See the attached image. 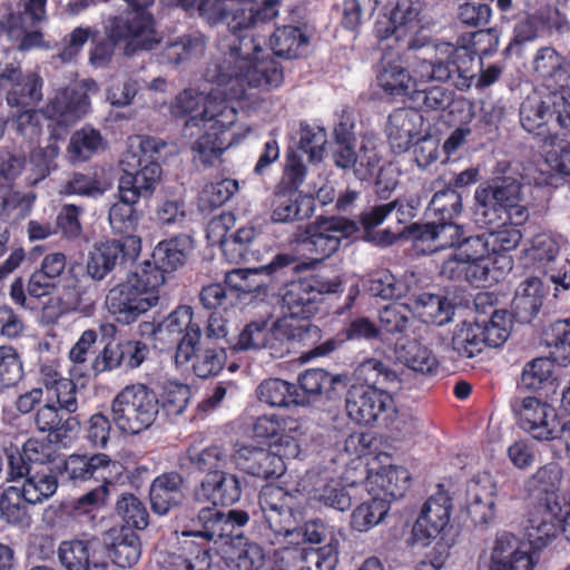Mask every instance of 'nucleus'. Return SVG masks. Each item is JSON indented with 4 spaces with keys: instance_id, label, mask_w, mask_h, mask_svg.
<instances>
[{
    "instance_id": "nucleus-29",
    "label": "nucleus",
    "mask_w": 570,
    "mask_h": 570,
    "mask_svg": "<svg viewBox=\"0 0 570 570\" xmlns=\"http://www.w3.org/2000/svg\"><path fill=\"white\" fill-rule=\"evenodd\" d=\"M423 128V116L411 108H399L389 116L386 135L392 150L396 154L406 151Z\"/></svg>"
},
{
    "instance_id": "nucleus-5",
    "label": "nucleus",
    "mask_w": 570,
    "mask_h": 570,
    "mask_svg": "<svg viewBox=\"0 0 570 570\" xmlns=\"http://www.w3.org/2000/svg\"><path fill=\"white\" fill-rule=\"evenodd\" d=\"M478 222L491 225L507 218L520 225L528 219L522 185L514 178L504 177L478 186L474 193Z\"/></svg>"
},
{
    "instance_id": "nucleus-39",
    "label": "nucleus",
    "mask_w": 570,
    "mask_h": 570,
    "mask_svg": "<svg viewBox=\"0 0 570 570\" xmlns=\"http://www.w3.org/2000/svg\"><path fill=\"white\" fill-rule=\"evenodd\" d=\"M292 263L287 255H277L275 259L266 266L259 268L233 269L225 275V284L237 292L253 293L265 286L262 279V273H271L275 267H284Z\"/></svg>"
},
{
    "instance_id": "nucleus-19",
    "label": "nucleus",
    "mask_w": 570,
    "mask_h": 570,
    "mask_svg": "<svg viewBox=\"0 0 570 570\" xmlns=\"http://www.w3.org/2000/svg\"><path fill=\"white\" fill-rule=\"evenodd\" d=\"M561 248L559 238L548 234H538L531 240V246L525 249V255L533 261L535 267L549 276L554 284L556 296L561 291L570 289V262L561 265L558 257Z\"/></svg>"
},
{
    "instance_id": "nucleus-14",
    "label": "nucleus",
    "mask_w": 570,
    "mask_h": 570,
    "mask_svg": "<svg viewBox=\"0 0 570 570\" xmlns=\"http://www.w3.org/2000/svg\"><path fill=\"white\" fill-rule=\"evenodd\" d=\"M346 412L358 424L389 426L397 416L393 397L383 389L350 387Z\"/></svg>"
},
{
    "instance_id": "nucleus-41",
    "label": "nucleus",
    "mask_w": 570,
    "mask_h": 570,
    "mask_svg": "<svg viewBox=\"0 0 570 570\" xmlns=\"http://www.w3.org/2000/svg\"><path fill=\"white\" fill-rule=\"evenodd\" d=\"M543 299L542 282L530 277L521 282L512 301L515 317L523 323L530 322L540 311Z\"/></svg>"
},
{
    "instance_id": "nucleus-18",
    "label": "nucleus",
    "mask_w": 570,
    "mask_h": 570,
    "mask_svg": "<svg viewBox=\"0 0 570 570\" xmlns=\"http://www.w3.org/2000/svg\"><path fill=\"white\" fill-rule=\"evenodd\" d=\"M96 87L95 81H86L57 90L45 107L46 117L61 126L75 125L89 114V92Z\"/></svg>"
},
{
    "instance_id": "nucleus-17",
    "label": "nucleus",
    "mask_w": 570,
    "mask_h": 570,
    "mask_svg": "<svg viewBox=\"0 0 570 570\" xmlns=\"http://www.w3.org/2000/svg\"><path fill=\"white\" fill-rule=\"evenodd\" d=\"M43 80L35 71L22 72L16 61L0 62V94L10 107L29 108L43 98Z\"/></svg>"
},
{
    "instance_id": "nucleus-25",
    "label": "nucleus",
    "mask_w": 570,
    "mask_h": 570,
    "mask_svg": "<svg viewBox=\"0 0 570 570\" xmlns=\"http://www.w3.org/2000/svg\"><path fill=\"white\" fill-rule=\"evenodd\" d=\"M419 13L417 0H399L391 13L390 26L383 38H394L396 42L407 49L422 47L424 43L419 38L422 31Z\"/></svg>"
},
{
    "instance_id": "nucleus-58",
    "label": "nucleus",
    "mask_w": 570,
    "mask_h": 570,
    "mask_svg": "<svg viewBox=\"0 0 570 570\" xmlns=\"http://www.w3.org/2000/svg\"><path fill=\"white\" fill-rule=\"evenodd\" d=\"M109 556L114 563L122 569L134 567L140 559V540L134 532H126L111 544Z\"/></svg>"
},
{
    "instance_id": "nucleus-2",
    "label": "nucleus",
    "mask_w": 570,
    "mask_h": 570,
    "mask_svg": "<svg viewBox=\"0 0 570 570\" xmlns=\"http://www.w3.org/2000/svg\"><path fill=\"white\" fill-rule=\"evenodd\" d=\"M213 87L207 94L195 88L179 91L170 101L168 110L171 117L185 120V131L198 128L203 131L194 142L195 159L206 166L218 161L230 145L225 132L237 120L235 106L219 81H212Z\"/></svg>"
},
{
    "instance_id": "nucleus-32",
    "label": "nucleus",
    "mask_w": 570,
    "mask_h": 570,
    "mask_svg": "<svg viewBox=\"0 0 570 570\" xmlns=\"http://www.w3.org/2000/svg\"><path fill=\"white\" fill-rule=\"evenodd\" d=\"M379 86L391 96H410L417 87L416 78L403 66L399 56L384 55L376 75Z\"/></svg>"
},
{
    "instance_id": "nucleus-24",
    "label": "nucleus",
    "mask_w": 570,
    "mask_h": 570,
    "mask_svg": "<svg viewBox=\"0 0 570 570\" xmlns=\"http://www.w3.org/2000/svg\"><path fill=\"white\" fill-rule=\"evenodd\" d=\"M539 554L511 532H499L491 550V567L507 570H534Z\"/></svg>"
},
{
    "instance_id": "nucleus-47",
    "label": "nucleus",
    "mask_w": 570,
    "mask_h": 570,
    "mask_svg": "<svg viewBox=\"0 0 570 570\" xmlns=\"http://www.w3.org/2000/svg\"><path fill=\"white\" fill-rule=\"evenodd\" d=\"M412 308L422 322L439 326L446 324L453 315V306L448 298L430 293L417 295Z\"/></svg>"
},
{
    "instance_id": "nucleus-27",
    "label": "nucleus",
    "mask_w": 570,
    "mask_h": 570,
    "mask_svg": "<svg viewBox=\"0 0 570 570\" xmlns=\"http://www.w3.org/2000/svg\"><path fill=\"white\" fill-rule=\"evenodd\" d=\"M240 495L242 484L238 476L224 471L207 473L194 490L196 502L209 503L213 508L218 504H233L240 499Z\"/></svg>"
},
{
    "instance_id": "nucleus-20",
    "label": "nucleus",
    "mask_w": 570,
    "mask_h": 570,
    "mask_svg": "<svg viewBox=\"0 0 570 570\" xmlns=\"http://www.w3.org/2000/svg\"><path fill=\"white\" fill-rule=\"evenodd\" d=\"M258 503L266 523L274 533L283 535L294 533L296 518L293 494L282 487L269 484L261 490Z\"/></svg>"
},
{
    "instance_id": "nucleus-61",
    "label": "nucleus",
    "mask_w": 570,
    "mask_h": 570,
    "mask_svg": "<svg viewBox=\"0 0 570 570\" xmlns=\"http://www.w3.org/2000/svg\"><path fill=\"white\" fill-rule=\"evenodd\" d=\"M554 364L548 357L528 362L521 373L520 384L528 390H541L552 382Z\"/></svg>"
},
{
    "instance_id": "nucleus-54",
    "label": "nucleus",
    "mask_w": 570,
    "mask_h": 570,
    "mask_svg": "<svg viewBox=\"0 0 570 570\" xmlns=\"http://www.w3.org/2000/svg\"><path fill=\"white\" fill-rule=\"evenodd\" d=\"M546 164L551 170L570 176V142L560 138L557 134L543 136L540 140Z\"/></svg>"
},
{
    "instance_id": "nucleus-50",
    "label": "nucleus",
    "mask_w": 570,
    "mask_h": 570,
    "mask_svg": "<svg viewBox=\"0 0 570 570\" xmlns=\"http://www.w3.org/2000/svg\"><path fill=\"white\" fill-rule=\"evenodd\" d=\"M228 460V453L218 445H212L203 450L190 445L180 458V465L209 473L220 471L227 465Z\"/></svg>"
},
{
    "instance_id": "nucleus-30",
    "label": "nucleus",
    "mask_w": 570,
    "mask_h": 570,
    "mask_svg": "<svg viewBox=\"0 0 570 570\" xmlns=\"http://www.w3.org/2000/svg\"><path fill=\"white\" fill-rule=\"evenodd\" d=\"M393 353L396 362L413 372L423 375H433L438 372L436 355L429 345L416 337H400L395 342Z\"/></svg>"
},
{
    "instance_id": "nucleus-35",
    "label": "nucleus",
    "mask_w": 570,
    "mask_h": 570,
    "mask_svg": "<svg viewBox=\"0 0 570 570\" xmlns=\"http://www.w3.org/2000/svg\"><path fill=\"white\" fill-rule=\"evenodd\" d=\"M463 229L452 220L430 223L416 227L415 238L426 245V250L433 253L444 248L458 247L463 238Z\"/></svg>"
},
{
    "instance_id": "nucleus-3",
    "label": "nucleus",
    "mask_w": 570,
    "mask_h": 570,
    "mask_svg": "<svg viewBox=\"0 0 570 570\" xmlns=\"http://www.w3.org/2000/svg\"><path fill=\"white\" fill-rule=\"evenodd\" d=\"M165 275L151 258L137 263L125 282L109 289L106 296L108 311L120 323H134L158 304Z\"/></svg>"
},
{
    "instance_id": "nucleus-28",
    "label": "nucleus",
    "mask_w": 570,
    "mask_h": 570,
    "mask_svg": "<svg viewBox=\"0 0 570 570\" xmlns=\"http://www.w3.org/2000/svg\"><path fill=\"white\" fill-rule=\"evenodd\" d=\"M315 209L314 198L296 188L277 190L271 203V220L277 224L309 218Z\"/></svg>"
},
{
    "instance_id": "nucleus-7",
    "label": "nucleus",
    "mask_w": 570,
    "mask_h": 570,
    "mask_svg": "<svg viewBox=\"0 0 570 570\" xmlns=\"http://www.w3.org/2000/svg\"><path fill=\"white\" fill-rule=\"evenodd\" d=\"M158 144L154 138H130L128 149L121 159L122 175L119 178L118 190L134 193L140 198L145 193L156 188L161 168L156 161Z\"/></svg>"
},
{
    "instance_id": "nucleus-52",
    "label": "nucleus",
    "mask_w": 570,
    "mask_h": 570,
    "mask_svg": "<svg viewBox=\"0 0 570 570\" xmlns=\"http://www.w3.org/2000/svg\"><path fill=\"white\" fill-rule=\"evenodd\" d=\"M390 504L386 499L372 498L357 505L351 514V527L358 532H366L380 524L386 517Z\"/></svg>"
},
{
    "instance_id": "nucleus-11",
    "label": "nucleus",
    "mask_w": 570,
    "mask_h": 570,
    "mask_svg": "<svg viewBox=\"0 0 570 570\" xmlns=\"http://www.w3.org/2000/svg\"><path fill=\"white\" fill-rule=\"evenodd\" d=\"M132 10L124 16L108 20V37L117 41H126V51L150 50L158 42L153 17L145 11L154 0H126Z\"/></svg>"
},
{
    "instance_id": "nucleus-57",
    "label": "nucleus",
    "mask_w": 570,
    "mask_h": 570,
    "mask_svg": "<svg viewBox=\"0 0 570 570\" xmlns=\"http://www.w3.org/2000/svg\"><path fill=\"white\" fill-rule=\"evenodd\" d=\"M357 383L351 387H365L383 389L385 390L389 382H394L396 375L394 372L387 370L384 364L375 358H368L361 363L356 368Z\"/></svg>"
},
{
    "instance_id": "nucleus-1",
    "label": "nucleus",
    "mask_w": 570,
    "mask_h": 570,
    "mask_svg": "<svg viewBox=\"0 0 570 570\" xmlns=\"http://www.w3.org/2000/svg\"><path fill=\"white\" fill-rule=\"evenodd\" d=\"M219 57L210 62L205 77L226 87L230 101L239 108H250L261 101L259 94L283 82L277 61L264 55L261 41L249 30L228 33L217 42Z\"/></svg>"
},
{
    "instance_id": "nucleus-42",
    "label": "nucleus",
    "mask_w": 570,
    "mask_h": 570,
    "mask_svg": "<svg viewBox=\"0 0 570 570\" xmlns=\"http://www.w3.org/2000/svg\"><path fill=\"white\" fill-rule=\"evenodd\" d=\"M342 340L328 338L322 344H315V347L308 352V357H320L332 353L343 341H371L380 336V328L366 317L352 320L341 332Z\"/></svg>"
},
{
    "instance_id": "nucleus-10",
    "label": "nucleus",
    "mask_w": 570,
    "mask_h": 570,
    "mask_svg": "<svg viewBox=\"0 0 570 570\" xmlns=\"http://www.w3.org/2000/svg\"><path fill=\"white\" fill-rule=\"evenodd\" d=\"M343 282L340 276L314 275L284 285L279 291L283 309L287 318H308L318 308L322 295L342 292Z\"/></svg>"
},
{
    "instance_id": "nucleus-12",
    "label": "nucleus",
    "mask_w": 570,
    "mask_h": 570,
    "mask_svg": "<svg viewBox=\"0 0 570 570\" xmlns=\"http://www.w3.org/2000/svg\"><path fill=\"white\" fill-rule=\"evenodd\" d=\"M356 230V224L344 218H318L296 233L295 243L301 252L320 263L332 256L340 248L342 239Z\"/></svg>"
},
{
    "instance_id": "nucleus-62",
    "label": "nucleus",
    "mask_w": 570,
    "mask_h": 570,
    "mask_svg": "<svg viewBox=\"0 0 570 570\" xmlns=\"http://www.w3.org/2000/svg\"><path fill=\"white\" fill-rule=\"evenodd\" d=\"M461 209V195L452 188H445L436 191L429 205V210L439 219V222L452 220L460 214Z\"/></svg>"
},
{
    "instance_id": "nucleus-64",
    "label": "nucleus",
    "mask_w": 570,
    "mask_h": 570,
    "mask_svg": "<svg viewBox=\"0 0 570 570\" xmlns=\"http://www.w3.org/2000/svg\"><path fill=\"white\" fill-rule=\"evenodd\" d=\"M374 482L382 487L385 495L397 499L409 488L410 473L403 466H389L382 474L374 476Z\"/></svg>"
},
{
    "instance_id": "nucleus-33",
    "label": "nucleus",
    "mask_w": 570,
    "mask_h": 570,
    "mask_svg": "<svg viewBox=\"0 0 570 570\" xmlns=\"http://www.w3.org/2000/svg\"><path fill=\"white\" fill-rule=\"evenodd\" d=\"M184 484L183 475L175 471L156 476L149 490L153 510L164 515L177 507L184 499Z\"/></svg>"
},
{
    "instance_id": "nucleus-51",
    "label": "nucleus",
    "mask_w": 570,
    "mask_h": 570,
    "mask_svg": "<svg viewBox=\"0 0 570 570\" xmlns=\"http://www.w3.org/2000/svg\"><path fill=\"white\" fill-rule=\"evenodd\" d=\"M480 322H462L456 324L451 338L452 350L463 358H472L483 351Z\"/></svg>"
},
{
    "instance_id": "nucleus-45",
    "label": "nucleus",
    "mask_w": 570,
    "mask_h": 570,
    "mask_svg": "<svg viewBox=\"0 0 570 570\" xmlns=\"http://www.w3.org/2000/svg\"><path fill=\"white\" fill-rule=\"evenodd\" d=\"M227 564L235 570H261L266 561L264 548L254 541L237 537L232 542Z\"/></svg>"
},
{
    "instance_id": "nucleus-6",
    "label": "nucleus",
    "mask_w": 570,
    "mask_h": 570,
    "mask_svg": "<svg viewBox=\"0 0 570 570\" xmlns=\"http://www.w3.org/2000/svg\"><path fill=\"white\" fill-rule=\"evenodd\" d=\"M556 116L558 125L570 132V97L563 90L535 87L520 104L519 117L522 128L541 139L549 135L548 122Z\"/></svg>"
},
{
    "instance_id": "nucleus-63",
    "label": "nucleus",
    "mask_w": 570,
    "mask_h": 570,
    "mask_svg": "<svg viewBox=\"0 0 570 570\" xmlns=\"http://www.w3.org/2000/svg\"><path fill=\"white\" fill-rule=\"evenodd\" d=\"M514 223L503 224L495 230L483 233L489 253L500 254L514 249L521 242L522 235Z\"/></svg>"
},
{
    "instance_id": "nucleus-49",
    "label": "nucleus",
    "mask_w": 570,
    "mask_h": 570,
    "mask_svg": "<svg viewBox=\"0 0 570 570\" xmlns=\"http://www.w3.org/2000/svg\"><path fill=\"white\" fill-rule=\"evenodd\" d=\"M206 47L205 37L198 31H191L170 38L163 52L164 60L178 65L200 56Z\"/></svg>"
},
{
    "instance_id": "nucleus-4",
    "label": "nucleus",
    "mask_w": 570,
    "mask_h": 570,
    "mask_svg": "<svg viewBox=\"0 0 570 570\" xmlns=\"http://www.w3.org/2000/svg\"><path fill=\"white\" fill-rule=\"evenodd\" d=\"M322 332L318 326L279 317L271 325L267 321L252 322L240 332L234 348L256 351L266 348L273 357H283L295 343L314 346L320 343Z\"/></svg>"
},
{
    "instance_id": "nucleus-56",
    "label": "nucleus",
    "mask_w": 570,
    "mask_h": 570,
    "mask_svg": "<svg viewBox=\"0 0 570 570\" xmlns=\"http://www.w3.org/2000/svg\"><path fill=\"white\" fill-rule=\"evenodd\" d=\"M257 394L262 402L271 406H288L301 403L295 385L279 379L262 382Z\"/></svg>"
},
{
    "instance_id": "nucleus-38",
    "label": "nucleus",
    "mask_w": 570,
    "mask_h": 570,
    "mask_svg": "<svg viewBox=\"0 0 570 570\" xmlns=\"http://www.w3.org/2000/svg\"><path fill=\"white\" fill-rule=\"evenodd\" d=\"M416 282L414 273H406L403 279H396L391 272L382 269L370 274L366 289L373 296L393 299L410 293Z\"/></svg>"
},
{
    "instance_id": "nucleus-43",
    "label": "nucleus",
    "mask_w": 570,
    "mask_h": 570,
    "mask_svg": "<svg viewBox=\"0 0 570 570\" xmlns=\"http://www.w3.org/2000/svg\"><path fill=\"white\" fill-rule=\"evenodd\" d=\"M193 249V239L185 234L160 242L153 250L151 259L169 273L181 266Z\"/></svg>"
},
{
    "instance_id": "nucleus-60",
    "label": "nucleus",
    "mask_w": 570,
    "mask_h": 570,
    "mask_svg": "<svg viewBox=\"0 0 570 570\" xmlns=\"http://www.w3.org/2000/svg\"><path fill=\"white\" fill-rule=\"evenodd\" d=\"M380 139L372 135L366 134L362 137L358 153L356 154L357 167L355 174L361 179L372 177L379 168L382 156L379 151Z\"/></svg>"
},
{
    "instance_id": "nucleus-59",
    "label": "nucleus",
    "mask_w": 570,
    "mask_h": 570,
    "mask_svg": "<svg viewBox=\"0 0 570 570\" xmlns=\"http://www.w3.org/2000/svg\"><path fill=\"white\" fill-rule=\"evenodd\" d=\"M326 142V131L323 127L301 124L298 150L307 155L311 163L322 160Z\"/></svg>"
},
{
    "instance_id": "nucleus-55",
    "label": "nucleus",
    "mask_w": 570,
    "mask_h": 570,
    "mask_svg": "<svg viewBox=\"0 0 570 570\" xmlns=\"http://www.w3.org/2000/svg\"><path fill=\"white\" fill-rule=\"evenodd\" d=\"M269 45L276 56L293 59L302 55L307 46V38L301 29L285 26L275 30Z\"/></svg>"
},
{
    "instance_id": "nucleus-8",
    "label": "nucleus",
    "mask_w": 570,
    "mask_h": 570,
    "mask_svg": "<svg viewBox=\"0 0 570 570\" xmlns=\"http://www.w3.org/2000/svg\"><path fill=\"white\" fill-rule=\"evenodd\" d=\"M432 60L423 59L413 70L412 77L417 80V88H422L430 80H454L459 89L469 88L473 78L471 65L473 56L465 47H456L450 42L433 46Z\"/></svg>"
},
{
    "instance_id": "nucleus-48",
    "label": "nucleus",
    "mask_w": 570,
    "mask_h": 570,
    "mask_svg": "<svg viewBox=\"0 0 570 570\" xmlns=\"http://www.w3.org/2000/svg\"><path fill=\"white\" fill-rule=\"evenodd\" d=\"M35 425L40 432L55 434L56 439L67 438L78 429V422L52 403L40 406L35 414Z\"/></svg>"
},
{
    "instance_id": "nucleus-34",
    "label": "nucleus",
    "mask_w": 570,
    "mask_h": 570,
    "mask_svg": "<svg viewBox=\"0 0 570 570\" xmlns=\"http://www.w3.org/2000/svg\"><path fill=\"white\" fill-rule=\"evenodd\" d=\"M441 274L452 281H465L476 287H482L497 281V276L491 269V259L489 256L472 259L469 263H458L454 261H444L441 266Z\"/></svg>"
},
{
    "instance_id": "nucleus-26",
    "label": "nucleus",
    "mask_w": 570,
    "mask_h": 570,
    "mask_svg": "<svg viewBox=\"0 0 570 570\" xmlns=\"http://www.w3.org/2000/svg\"><path fill=\"white\" fill-rule=\"evenodd\" d=\"M57 553L66 570H107L102 546L96 539L61 541Z\"/></svg>"
},
{
    "instance_id": "nucleus-16",
    "label": "nucleus",
    "mask_w": 570,
    "mask_h": 570,
    "mask_svg": "<svg viewBox=\"0 0 570 570\" xmlns=\"http://www.w3.org/2000/svg\"><path fill=\"white\" fill-rule=\"evenodd\" d=\"M512 410L518 426L530 438L540 442L554 441L561 419L553 405L535 396H525L515 400Z\"/></svg>"
},
{
    "instance_id": "nucleus-31",
    "label": "nucleus",
    "mask_w": 570,
    "mask_h": 570,
    "mask_svg": "<svg viewBox=\"0 0 570 570\" xmlns=\"http://www.w3.org/2000/svg\"><path fill=\"white\" fill-rule=\"evenodd\" d=\"M304 482L312 484V488L306 492L313 503L342 512L351 508L352 497L347 487L341 481L311 472L306 474Z\"/></svg>"
},
{
    "instance_id": "nucleus-40",
    "label": "nucleus",
    "mask_w": 570,
    "mask_h": 570,
    "mask_svg": "<svg viewBox=\"0 0 570 570\" xmlns=\"http://www.w3.org/2000/svg\"><path fill=\"white\" fill-rule=\"evenodd\" d=\"M194 522V529L181 531L184 537H199L216 542L233 534L232 525L225 518V513L213 507L202 508Z\"/></svg>"
},
{
    "instance_id": "nucleus-36",
    "label": "nucleus",
    "mask_w": 570,
    "mask_h": 570,
    "mask_svg": "<svg viewBox=\"0 0 570 570\" xmlns=\"http://www.w3.org/2000/svg\"><path fill=\"white\" fill-rule=\"evenodd\" d=\"M57 489V478L50 471L35 470L23 480L21 488H8V498H22L30 504H38L52 497Z\"/></svg>"
},
{
    "instance_id": "nucleus-22",
    "label": "nucleus",
    "mask_w": 570,
    "mask_h": 570,
    "mask_svg": "<svg viewBox=\"0 0 570 570\" xmlns=\"http://www.w3.org/2000/svg\"><path fill=\"white\" fill-rule=\"evenodd\" d=\"M452 508V500L446 491L440 489L432 494L422 505L413 525L416 541L429 544L432 539H436L449 525Z\"/></svg>"
},
{
    "instance_id": "nucleus-44",
    "label": "nucleus",
    "mask_w": 570,
    "mask_h": 570,
    "mask_svg": "<svg viewBox=\"0 0 570 570\" xmlns=\"http://www.w3.org/2000/svg\"><path fill=\"white\" fill-rule=\"evenodd\" d=\"M119 200L109 209V224L114 232L130 234L136 230L141 213L136 209L139 198L134 193L118 190Z\"/></svg>"
},
{
    "instance_id": "nucleus-21",
    "label": "nucleus",
    "mask_w": 570,
    "mask_h": 570,
    "mask_svg": "<svg viewBox=\"0 0 570 570\" xmlns=\"http://www.w3.org/2000/svg\"><path fill=\"white\" fill-rule=\"evenodd\" d=\"M140 248V238L135 235H128L122 240L96 244L87 262V273L92 279L101 281L121 259L137 257Z\"/></svg>"
},
{
    "instance_id": "nucleus-13",
    "label": "nucleus",
    "mask_w": 570,
    "mask_h": 570,
    "mask_svg": "<svg viewBox=\"0 0 570 570\" xmlns=\"http://www.w3.org/2000/svg\"><path fill=\"white\" fill-rule=\"evenodd\" d=\"M560 531L570 539V498L552 497L529 519L525 543L539 554Z\"/></svg>"
},
{
    "instance_id": "nucleus-15",
    "label": "nucleus",
    "mask_w": 570,
    "mask_h": 570,
    "mask_svg": "<svg viewBox=\"0 0 570 570\" xmlns=\"http://www.w3.org/2000/svg\"><path fill=\"white\" fill-rule=\"evenodd\" d=\"M193 315L190 306H179L159 323L154 332L157 341L177 345L175 361L178 365L191 360L202 337L200 326L193 321Z\"/></svg>"
},
{
    "instance_id": "nucleus-53",
    "label": "nucleus",
    "mask_w": 570,
    "mask_h": 570,
    "mask_svg": "<svg viewBox=\"0 0 570 570\" xmlns=\"http://www.w3.org/2000/svg\"><path fill=\"white\" fill-rule=\"evenodd\" d=\"M102 148V137L99 131L83 127L76 130L67 147V157L70 163H82L91 158Z\"/></svg>"
},
{
    "instance_id": "nucleus-37",
    "label": "nucleus",
    "mask_w": 570,
    "mask_h": 570,
    "mask_svg": "<svg viewBox=\"0 0 570 570\" xmlns=\"http://www.w3.org/2000/svg\"><path fill=\"white\" fill-rule=\"evenodd\" d=\"M61 137L52 131L47 139L46 146H37L29 153V167L26 180L30 185L43 180L51 170L56 169V160L60 154L59 140Z\"/></svg>"
},
{
    "instance_id": "nucleus-9",
    "label": "nucleus",
    "mask_w": 570,
    "mask_h": 570,
    "mask_svg": "<svg viewBox=\"0 0 570 570\" xmlns=\"http://www.w3.org/2000/svg\"><path fill=\"white\" fill-rule=\"evenodd\" d=\"M159 412L156 394L144 384L124 387L111 405L112 421L124 433L138 434L155 422Z\"/></svg>"
},
{
    "instance_id": "nucleus-46",
    "label": "nucleus",
    "mask_w": 570,
    "mask_h": 570,
    "mask_svg": "<svg viewBox=\"0 0 570 570\" xmlns=\"http://www.w3.org/2000/svg\"><path fill=\"white\" fill-rule=\"evenodd\" d=\"M533 70L549 87H563L568 79V68L563 57L550 47L538 50L533 59Z\"/></svg>"
},
{
    "instance_id": "nucleus-23",
    "label": "nucleus",
    "mask_w": 570,
    "mask_h": 570,
    "mask_svg": "<svg viewBox=\"0 0 570 570\" xmlns=\"http://www.w3.org/2000/svg\"><path fill=\"white\" fill-rule=\"evenodd\" d=\"M63 471L72 481L83 482L90 479L105 484H114L122 475V465L111 460L107 454L69 455L63 464Z\"/></svg>"
}]
</instances>
